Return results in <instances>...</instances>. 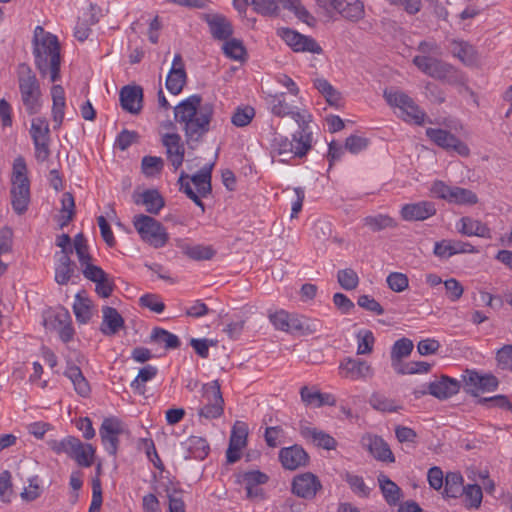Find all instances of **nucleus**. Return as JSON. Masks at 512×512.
<instances>
[{"instance_id":"nucleus-16","label":"nucleus","mask_w":512,"mask_h":512,"mask_svg":"<svg viewBox=\"0 0 512 512\" xmlns=\"http://www.w3.org/2000/svg\"><path fill=\"white\" fill-rule=\"evenodd\" d=\"M281 37L295 52H310L321 54L323 52L321 46L310 36H305L299 32L283 28Z\"/></svg>"},{"instance_id":"nucleus-24","label":"nucleus","mask_w":512,"mask_h":512,"mask_svg":"<svg viewBox=\"0 0 512 512\" xmlns=\"http://www.w3.org/2000/svg\"><path fill=\"white\" fill-rule=\"evenodd\" d=\"M143 90L140 86H124L120 91V103L123 110L138 114L142 109Z\"/></svg>"},{"instance_id":"nucleus-29","label":"nucleus","mask_w":512,"mask_h":512,"mask_svg":"<svg viewBox=\"0 0 512 512\" xmlns=\"http://www.w3.org/2000/svg\"><path fill=\"white\" fill-rule=\"evenodd\" d=\"M213 167L214 163L206 164L197 173L188 178V181H192L197 188L198 194L202 197H206L212 192L211 178Z\"/></svg>"},{"instance_id":"nucleus-37","label":"nucleus","mask_w":512,"mask_h":512,"mask_svg":"<svg viewBox=\"0 0 512 512\" xmlns=\"http://www.w3.org/2000/svg\"><path fill=\"white\" fill-rule=\"evenodd\" d=\"M463 477L458 472H448L445 477L444 496L448 498H456L462 495Z\"/></svg>"},{"instance_id":"nucleus-56","label":"nucleus","mask_w":512,"mask_h":512,"mask_svg":"<svg viewBox=\"0 0 512 512\" xmlns=\"http://www.w3.org/2000/svg\"><path fill=\"white\" fill-rule=\"evenodd\" d=\"M247 436V425L243 422L237 421L232 428L229 444L242 449L246 446Z\"/></svg>"},{"instance_id":"nucleus-44","label":"nucleus","mask_w":512,"mask_h":512,"mask_svg":"<svg viewBox=\"0 0 512 512\" xmlns=\"http://www.w3.org/2000/svg\"><path fill=\"white\" fill-rule=\"evenodd\" d=\"M276 4H282L285 9L291 10L294 12L296 17L306 23L309 26H312L315 22L314 17L309 13V11L300 4L299 0H275Z\"/></svg>"},{"instance_id":"nucleus-51","label":"nucleus","mask_w":512,"mask_h":512,"mask_svg":"<svg viewBox=\"0 0 512 512\" xmlns=\"http://www.w3.org/2000/svg\"><path fill=\"white\" fill-rule=\"evenodd\" d=\"M296 316H290L286 311L280 310L269 314V320L277 330L293 333L292 322Z\"/></svg>"},{"instance_id":"nucleus-50","label":"nucleus","mask_w":512,"mask_h":512,"mask_svg":"<svg viewBox=\"0 0 512 512\" xmlns=\"http://www.w3.org/2000/svg\"><path fill=\"white\" fill-rule=\"evenodd\" d=\"M222 49L224 54L233 60L242 61L246 55V49L242 41L235 38L226 40Z\"/></svg>"},{"instance_id":"nucleus-8","label":"nucleus","mask_w":512,"mask_h":512,"mask_svg":"<svg viewBox=\"0 0 512 512\" xmlns=\"http://www.w3.org/2000/svg\"><path fill=\"white\" fill-rule=\"evenodd\" d=\"M202 406L198 409V416L208 420L217 419L224 413V399L220 384L217 380L202 386Z\"/></svg>"},{"instance_id":"nucleus-48","label":"nucleus","mask_w":512,"mask_h":512,"mask_svg":"<svg viewBox=\"0 0 512 512\" xmlns=\"http://www.w3.org/2000/svg\"><path fill=\"white\" fill-rule=\"evenodd\" d=\"M158 373V369L152 365L141 368L136 378L131 382V387L138 393L144 394L145 383L152 380Z\"/></svg>"},{"instance_id":"nucleus-5","label":"nucleus","mask_w":512,"mask_h":512,"mask_svg":"<svg viewBox=\"0 0 512 512\" xmlns=\"http://www.w3.org/2000/svg\"><path fill=\"white\" fill-rule=\"evenodd\" d=\"M49 448L57 455L66 454L81 467H90L94 462L95 448L84 444L74 436L48 441Z\"/></svg>"},{"instance_id":"nucleus-31","label":"nucleus","mask_w":512,"mask_h":512,"mask_svg":"<svg viewBox=\"0 0 512 512\" xmlns=\"http://www.w3.org/2000/svg\"><path fill=\"white\" fill-rule=\"evenodd\" d=\"M52 105V119L54 122V129H59L64 119V109L66 106L65 92L61 85H53L51 88Z\"/></svg>"},{"instance_id":"nucleus-25","label":"nucleus","mask_w":512,"mask_h":512,"mask_svg":"<svg viewBox=\"0 0 512 512\" xmlns=\"http://www.w3.org/2000/svg\"><path fill=\"white\" fill-rule=\"evenodd\" d=\"M132 198L136 205H144L146 211L153 215L159 214L165 206L164 198L157 189H147L142 193L134 192Z\"/></svg>"},{"instance_id":"nucleus-46","label":"nucleus","mask_w":512,"mask_h":512,"mask_svg":"<svg viewBox=\"0 0 512 512\" xmlns=\"http://www.w3.org/2000/svg\"><path fill=\"white\" fill-rule=\"evenodd\" d=\"M314 87L325 97L329 105H339L341 94L326 79H316Z\"/></svg>"},{"instance_id":"nucleus-1","label":"nucleus","mask_w":512,"mask_h":512,"mask_svg":"<svg viewBox=\"0 0 512 512\" xmlns=\"http://www.w3.org/2000/svg\"><path fill=\"white\" fill-rule=\"evenodd\" d=\"M214 114L211 103H203L202 97L194 94L174 107V119L184 132L186 142L198 143L210 131Z\"/></svg>"},{"instance_id":"nucleus-30","label":"nucleus","mask_w":512,"mask_h":512,"mask_svg":"<svg viewBox=\"0 0 512 512\" xmlns=\"http://www.w3.org/2000/svg\"><path fill=\"white\" fill-rule=\"evenodd\" d=\"M102 312L103 322L100 327L101 332L108 336L116 334L124 326L123 317L115 308L109 306L104 307Z\"/></svg>"},{"instance_id":"nucleus-38","label":"nucleus","mask_w":512,"mask_h":512,"mask_svg":"<svg viewBox=\"0 0 512 512\" xmlns=\"http://www.w3.org/2000/svg\"><path fill=\"white\" fill-rule=\"evenodd\" d=\"M292 329L293 333L298 332L301 335H311L321 331L322 323L318 319L296 316L292 322Z\"/></svg>"},{"instance_id":"nucleus-62","label":"nucleus","mask_w":512,"mask_h":512,"mask_svg":"<svg viewBox=\"0 0 512 512\" xmlns=\"http://www.w3.org/2000/svg\"><path fill=\"white\" fill-rule=\"evenodd\" d=\"M346 482L354 493L361 497H368L370 489L366 486L364 479L361 476L347 473L345 476Z\"/></svg>"},{"instance_id":"nucleus-36","label":"nucleus","mask_w":512,"mask_h":512,"mask_svg":"<svg viewBox=\"0 0 512 512\" xmlns=\"http://www.w3.org/2000/svg\"><path fill=\"white\" fill-rule=\"evenodd\" d=\"M186 82L187 74L185 69H170L165 85L171 94L178 95L182 92Z\"/></svg>"},{"instance_id":"nucleus-11","label":"nucleus","mask_w":512,"mask_h":512,"mask_svg":"<svg viewBox=\"0 0 512 512\" xmlns=\"http://www.w3.org/2000/svg\"><path fill=\"white\" fill-rule=\"evenodd\" d=\"M384 97L389 105L398 107L400 109L401 117L405 121H412L417 125L423 124L425 113L407 94L400 91H385Z\"/></svg>"},{"instance_id":"nucleus-40","label":"nucleus","mask_w":512,"mask_h":512,"mask_svg":"<svg viewBox=\"0 0 512 512\" xmlns=\"http://www.w3.org/2000/svg\"><path fill=\"white\" fill-rule=\"evenodd\" d=\"M363 221L364 225L367 226L372 232H379L387 228L397 227L396 220L385 214L367 216Z\"/></svg>"},{"instance_id":"nucleus-60","label":"nucleus","mask_w":512,"mask_h":512,"mask_svg":"<svg viewBox=\"0 0 512 512\" xmlns=\"http://www.w3.org/2000/svg\"><path fill=\"white\" fill-rule=\"evenodd\" d=\"M254 115L255 110L250 106L237 108L232 115L231 122L237 127H245L252 121Z\"/></svg>"},{"instance_id":"nucleus-57","label":"nucleus","mask_w":512,"mask_h":512,"mask_svg":"<svg viewBox=\"0 0 512 512\" xmlns=\"http://www.w3.org/2000/svg\"><path fill=\"white\" fill-rule=\"evenodd\" d=\"M462 494L465 496L466 505L472 508H478L482 502V489L477 484H469L463 488Z\"/></svg>"},{"instance_id":"nucleus-7","label":"nucleus","mask_w":512,"mask_h":512,"mask_svg":"<svg viewBox=\"0 0 512 512\" xmlns=\"http://www.w3.org/2000/svg\"><path fill=\"white\" fill-rule=\"evenodd\" d=\"M133 225L141 239L153 248H162L169 240L166 228L151 216L145 214L135 215Z\"/></svg>"},{"instance_id":"nucleus-59","label":"nucleus","mask_w":512,"mask_h":512,"mask_svg":"<svg viewBox=\"0 0 512 512\" xmlns=\"http://www.w3.org/2000/svg\"><path fill=\"white\" fill-rule=\"evenodd\" d=\"M358 345H357V354L358 355H366L370 354L373 351V345L375 342V338L373 333L370 330L360 331L357 334Z\"/></svg>"},{"instance_id":"nucleus-21","label":"nucleus","mask_w":512,"mask_h":512,"mask_svg":"<svg viewBox=\"0 0 512 512\" xmlns=\"http://www.w3.org/2000/svg\"><path fill=\"white\" fill-rule=\"evenodd\" d=\"M279 460L285 469L296 470L308 463L309 456L301 446L293 445L280 450Z\"/></svg>"},{"instance_id":"nucleus-43","label":"nucleus","mask_w":512,"mask_h":512,"mask_svg":"<svg viewBox=\"0 0 512 512\" xmlns=\"http://www.w3.org/2000/svg\"><path fill=\"white\" fill-rule=\"evenodd\" d=\"M150 339L155 343L163 344L166 349H177L180 346L178 336L159 327L153 329Z\"/></svg>"},{"instance_id":"nucleus-6","label":"nucleus","mask_w":512,"mask_h":512,"mask_svg":"<svg viewBox=\"0 0 512 512\" xmlns=\"http://www.w3.org/2000/svg\"><path fill=\"white\" fill-rule=\"evenodd\" d=\"M12 207L21 215L28 207L30 201V182L27 177V166L23 157L19 156L14 160L12 171Z\"/></svg>"},{"instance_id":"nucleus-42","label":"nucleus","mask_w":512,"mask_h":512,"mask_svg":"<svg viewBox=\"0 0 512 512\" xmlns=\"http://www.w3.org/2000/svg\"><path fill=\"white\" fill-rule=\"evenodd\" d=\"M73 312L79 323L86 324L92 316L91 301L87 297H83L81 293H77L73 304Z\"/></svg>"},{"instance_id":"nucleus-34","label":"nucleus","mask_w":512,"mask_h":512,"mask_svg":"<svg viewBox=\"0 0 512 512\" xmlns=\"http://www.w3.org/2000/svg\"><path fill=\"white\" fill-rule=\"evenodd\" d=\"M301 433L304 437H311L323 449L334 450L337 446V441L331 435L316 428L304 427Z\"/></svg>"},{"instance_id":"nucleus-55","label":"nucleus","mask_w":512,"mask_h":512,"mask_svg":"<svg viewBox=\"0 0 512 512\" xmlns=\"http://www.w3.org/2000/svg\"><path fill=\"white\" fill-rule=\"evenodd\" d=\"M337 281L343 289L350 291L357 288L359 277L353 269L346 268L338 271Z\"/></svg>"},{"instance_id":"nucleus-54","label":"nucleus","mask_w":512,"mask_h":512,"mask_svg":"<svg viewBox=\"0 0 512 512\" xmlns=\"http://www.w3.org/2000/svg\"><path fill=\"white\" fill-rule=\"evenodd\" d=\"M164 167V161L157 156H144L141 161L142 173L147 177L159 174Z\"/></svg>"},{"instance_id":"nucleus-14","label":"nucleus","mask_w":512,"mask_h":512,"mask_svg":"<svg viewBox=\"0 0 512 512\" xmlns=\"http://www.w3.org/2000/svg\"><path fill=\"white\" fill-rule=\"evenodd\" d=\"M339 373L345 379L366 380L374 376V369L365 360L345 357L339 364Z\"/></svg>"},{"instance_id":"nucleus-26","label":"nucleus","mask_w":512,"mask_h":512,"mask_svg":"<svg viewBox=\"0 0 512 512\" xmlns=\"http://www.w3.org/2000/svg\"><path fill=\"white\" fill-rule=\"evenodd\" d=\"M458 232L465 236H478L486 239L492 237L491 230L487 224L469 216H464L457 225Z\"/></svg>"},{"instance_id":"nucleus-13","label":"nucleus","mask_w":512,"mask_h":512,"mask_svg":"<svg viewBox=\"0 0 512 512\" xmlns=\"http://www.w3.org/2000/svg\"><path fill=\"white\" fill-rule=\"evenodd\" d=\"M125 432L124 426L117 418H105L99 429L102 444L112 456H116L119 445V436Z\"/></svg>"},{"instance_id":"nucleus-52","label":"nucleus","mask_w":512,"mask_h":512,"mask_svg":"<svg viewBox=\"0 0 512 512\" xmlns=\"http://www.w3.org/2000/svg\"><path fill=\"white\" fill-rule=\"evenodd\" d=\"M189 175L185 171H181L178 184L179 190L186 194V196L191 199L198 207L201 208L202 212L205 211V205L203 201L200 199V195L192 189L190 183L188 182Z\"/></svg>"},{"instance_id":"nucleus-49","label":"nucleus","mask_w":512,"mask_h":512,"mask_svg":"<svg viewBox=\"0 0 512 512\" xmlns=\"http://www.w3.org/2000/svg\"><path fill=\"white\" fill-rule=\"evenodd\" d=\"M369 404L381 412H396L401 409L396 402L380 393H373L369 398Z\"/></svg>"},{"instance_id":"nucleus-9","label":"nucleus","mask_w":512,"mask_h":512,"mask_svg":"<svg viewBox=\"0 0 512 512\" xmlns=\"http://www.w3.org/2000/svg\"><path fill=\"white\" fill-rule=\"evenodd\" d=\"M265 99L271 113L277 117L283 118L290 116L298 126L312 122V115L306 109L295 110V108L287 102L285 93L269 94Z\"/></svg>"},{"instance_id":"nucleus-20","label":"nucleus","mask_w":512,"mask_h":512,"mask_svg":"<svg viewBox=\"0 0 512 512\" xmlns=\"http://www.w3.org/2000/svg\"><path fill=\"white\" fill-rule=\"evenodd\" d=\"M162 144L166 148V156L174 170L181 167L184 161L185 147L177 133H166L162 136Z\"/></svg>"},{"instance_id":"nucleus-33","label":"nucleus","mask_w":512,"mask_h":512,"mask_svg":"<svg viewBox=\"0 0 512 512\" xmlns=\"http://www.w3.org/2000/svg\"><path fill=\"white\" fill-rule=\"evenodd\" d=\"M336 12L351 22H357L361 20L365 14L364 5L359 0H354L352 2L343 0L341 6L339 9H337Z\"/></svg>"},{"instance_id":"nucleus-41","label":"nucleus","mask_w":512,"mask_h":512,"mask_svg":"<svg viewBox=\"0 0 512 512\" xmlns=\"http://www.w3.org/2000/svg\"><path fill=\"white\" fill-rule=\"evenodd\" d=\"M187 450L190 457L198 460L206 458L210 451L209 444L205 438L199 436H191L186 442Z\"/></svg>"},{"instance_id":"nucleus-35","label":"nucleus","mask_w":512,"mask_h":512,"mask_svg":"<svg viewBox=\"0 0 512 512\" xmlns=\"http://www.w3.org/2000/svg\"><path fill=\"white\" fill-rule=\"evenodd\" d=\"M179 248L190 259L196 261L210 260L215 255V250L211 246L180 244Z\"/></svg>"},{"instance_id":"nucleus-4","label":"nucleus","mask_w":512,"mask_h":512,"mask_svg":"<svg viewBox=\"0 0 512 512\" xmlns=\"http://www.w3.org/2000/svg\"><path fill=\"white\" fill-rule=\"evenodd\" d=\"M17 78L21 101L29 115L38 114L42 108V93L39 81L26 63L18 66Z\"/></svg>"},{"instance_id":"nucleus-32","label":"nucleus","mask_w":512,"mask_h":512,"mask_svg":"<svg viewBox=\"0 0 512 512\" xmlns=\"http://www.w3.org/2000/svg\"><path fill=\"white\" fill-rule=\"evenodd\" d=\"M378 483L386 502L390 506L398 504L402 497V491L400 487L395 482L390 480L388 476L382 473L378 476Z\"/></svg>"},{"instance_id":"nucleus-61","label":"nucleus","mask_w":512,"mask_h":512,"mask_svg":"<svg viewBox=\"0 0 512 512\" xmlns=\"http://www.w3.org/2000/svg\"><path fill=\"white\" fill-rule=\"evenodd\" d=\"M300 397L305 406L318 408L321 392L316 387L310 388L308 386H303L300 389Z\"/></svg>"},{"instance_id":"nucleus-47","label":"nucleus","mask_w":512,"mask_h":512,"mask_svg":"<svg viewBox=\"0 0 512 512\" xmlns=\"http://www.w3.org/2000/svg\"><path fill=\"white\" fill-rule=\"evenodd\" d=\"M477 202L478 197L473 191L458 186L452 187L449 203L458 205H474Z\"/></svg>"},{"instance_id":"nucleus-17","label":"nucleus","mask_w":512,"mask_h":512,"mask_svg":"<svg viewBox=\"0 0 512 512\" xmlns=\"http://www.w3.org/2000/svg\"><path fill=\"white\" fill-rule=\"evenodd\" d=\"M44 324L48 329L56 330L63 342L67 343L73 339L75 332L72 319L64 307L59 308L49 319H45Z\"/></svg>"},{"instance_id":"nucleus-10","label":"nucleus","mask_w":512,"mask_h":512,"mask_svg":"<svg viewBox=\"0 0 512 512\" xmlns=\"http://www.w3.org/2000/svg\"><path fill=\"white\" fill-rule=\"evenodd\" d=\"M413 64L420 71L432 78L446 80L449 83L455 82L456 80L454 67L436 57L417 55L413 58Z\"/></svg>"},{"instance_id":"nucleus-64","label":"nucleus","mask_w":512,"mask_h":512,"mask_svg":"<svg viewBox=\"0 0 512 512\" xmlns=\"http://www.w3.org/2000/svg\"><path fill=\"white\" fill-rule=\"evenodd\" d=\"M389 288L395 292H402L408 288V277L403 273L392 272L387 277Z\"/></svg>"},{"instance_id":"nucleus-58","label":"nucleus","mask_w":512,"mask_h":512,"mask_svg":"<svg viewBox=\"0 0 512 512\" xmlns=\"http://www.w3.org/2000/svg\"><path fill=\"white\" fill-rule=\"evenodd\" d=\"M413 342L408 338L397 340L391 349V359H403L408 357L413 350Z\"/></svg>"},{"instance_id":"nucleus-22","label":"nucleus","mask_w":512,"mask_h":512,"mask_svg":"<svg viewBox=\"0 0 512 512\" xmlns=\"http://www.w3.org/2000/svg\"><path fill=\"white\" fill-rule=\"evenodd\" d=\"M459 390L460 382L446 375L429 383V394L439 400H446L457 394Z\"/></svg>"},{"instance_id":"nucleus-3","label":"nucleus","mask_w":512,"mask_h":512,"mask_svg":"<svg viewBox=\"0 0 512 512\" xmlns=\"http://www.w3.org/2000/svg\"><path fill=\"white\" fill-rule=\"evenodd\" d=\"M312 147V132L309 124L299 126V131L292 135V140L287 137H275L272 144V157H279V162L288 163L289 160L302 158Z\"/></svg>"},{"instance_id":"nucleus-28","label":"nucleus","mask_w":512,"mask_h":512,"mask_svg":"<svg viewBox=\"0 0 512 512\" xmlns=\"http://www.w3.org/2000/svg\"><path fill=\"white\" fill-rule=\"evenodd\" d=\"M64 375L72 382L74 390L79 396L89 397L91 393L90 384L78 366L68 363Z\"/></svg>"},{"instance_id":"nucleus-63","label":"nucleus","mask_w":512,"mask_h":512,"mask_svg":"<svg viewBox=\"0 0 512 512\" xmlns=\"http://www.w3.org/2000/svg\"><path fill=\"white\" fill-rule=\"evenodd\" d=\"M38 476H33L28 479V487H25L21 492V498L24 501L31 502L40 497L42 489L39 486Z\"/></svg>"},{"instance_id":"nucleus-12","label":"nucleus","mask_w":512,"mask_h":512,"mask_svg":"<svg viewBox=\"0 0 512 512\" xmlns=\"http://www.w3.org/2000/svg\"><path fill=\"white\" fill-rule=\"evenodd\" d=\"M426 136L446 151H454L462 157L470 154L469 147L451 132L440 128H427Z\"/></svg>"},{"instance_id":"nucleus-18","label":"nucleus","mask_w":512,"mask_h":512,"mask_svg":"<svg viewBox=\"0 0 512 512\" xmlns=\"http://www.w3.org/2000/svg\"><path fill=\"white\" fill-rule=\"evenodd\" d=\"M464 389L467 393L478 396L480 391H493L498 386V380L493 375H480L475 371H466L463 376Z\"/></svg>"},{"instance_id":"nucleus-23","label":"nucleus","mask_w":512,"mask_h":512,"mask_svg":"<svg viewBox=\"0 0 512 512\" xmlns=\"http://www.w3.org/2000/svg\"><path fill=\"white\" fill-rule=\"evenodd\" d=\"M401 216L406 221H422L436 213L434 203L421 201L413 204H406L402 207Z\"/></svg>"},{"instance_id":"nucleus-19","label":"nucleus","mask_w":512,"mask_h":512,"mask_svg":"<svg viewBox=\"0 0 512 512\" xmlns=\"http://www.w3.org/2000/svg\"><path fill=\"white\" fill-rule=\"evenodd\" d=\"M363 448L369 451V453L378 461L394 463L395 457L392 453L390 446L383 438L377 435H365L361 439Z\"/></svg>"},{"instance_id":"nucleus-53","label":"nucleus","mask_w":512,"mask_h":512,"mask_svg":"<svg viewBox=\"0 0 512 512\" xmlns=\"http://www.w3.org/2000/svg\"><path fill=\"white\" fill-rule=\"evenodd\" d=\"M189 175L185 171H181L178 184L179 190L186 194V196L191 199L198 207L201 208L202 212L205 211V205L203 201L200 199V195L192 189L190 183L188 182Z\"/></svg>"},{"instance_id":"nucleus-39","label":"nucleus","mask_w":512,"mask_h":512,"mask_svg":"<svg viewBox=\"0 0 512 512\" xmlns=\"http://www.w3.org/2000/svg\"><path fill=\"white\" fill-rule=\"evenodd\" d=\"M452 53L463 64L471 66L476 63L477 56L474 47L466 42H453Z\"/></svg>"},{"instance_id":"nucleus-27","label":"nucleus","mask_w":512,"mask_h":512,"mask_svg":"<svg viewBox=\"0 0 512 512\" xmlns=\"http://www.w3.org/2000/svg\"><path fill=\"white\" fill-rule=\"evenodd\" d=\"M206 21L214 39L226 41L233 34V28L230 21L223 15H209L207 16Z\"/></svg>"},{"instance_id":"nucleus-2","label":"nucleus","mask_w":512,"mask_h":512,"mask_svg":"<svg viewBox=\"0 0 512 512\" xmlns=\"http://www.w3.org/2000/svg\"><path fill=\"white\" fill-rule=\"evenodd\" d=\"M33 56L41 77L49 74L51 82L60 79V44L57 37L37 26L33 35Z\"/></svg>"},{"instance_id":"nucleus-15","label":"nucleus","mask_w":512,"mask_h":512,"mask_svg":"<svg viewBox=\"0 0 512 512\" xmlns=\"http://www.w3.org/2000/svg\"><path fill=\"white\" fill-rule=\"evenodd\" d=\"M321 489V481L311 472L298 474L293 478L292 493L300 498L307 500L314 499Z\"/></svg>"},{"instance_id":"nucleus-45","label":"nucleus","mask_w":512,"mask_h":512,"mask_svg":"<svg viewBox=\"0 0 512 512\" xmlns=\"http://www.w3.org/2000/svg\"><path fill=\"white\" fill-rule=\"evenodd\" d=\"M30 136L34 141H51L49 123L44 117H35L31 121Z\"/></svg>"}]
</instances>
